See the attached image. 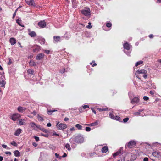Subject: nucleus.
<instances>
[{
  "instance_id": "40",
  "label": "nucleus",
  "mask_w": 161,
  "mask_h": 161,
  "mask_svg": "<svg viewBox=\"0 0 161 161\" xmlns=\"http://www.w3.org/2000/svg\"><path fill=\"white\" fill-rule=\"evenodd\" d=\"M30 125L32 127H34L35 126H36V124L33 122H31L30 123Z\"/></svg>"
},
{
  "instance_id": "64",
  "label": "nucleus",
  "mask_w": 161,
  "mask_h": 161,
  "mask_svg": "<svg viewBox=\"0 0 161 161\" xmlns=\"http://www.w3.org/2000/svg\"><path fill=\"white\" fill-rule=\"evenodd\" d=\"M156 2L157 3H161V0H157Z\"/></svg>"
},
{
  "instance_id": "41",
  "label": "nucleus",
  "mask_w": 161,
  "mask_h": 161,
  "mask_svg": "<svg viewBox=\"0 0 161 161\" xmlns=\"http://www.w3.org/2000/svg\"><path fill=\"white\" fill-rule=\"evenodd\" d=\"M65 71V69L64 68H63L60 70V72L61 73H63Z\"/></svg>"
},
{
  "instance_id": "2",
  "label": "nucleus",
  "mask_w": 161,
  "mask_h": 161,
  "mask_svg": "<svg viewBox=\"0 0 161 161\" xmlns=\"http://www.w3.org/2000/svg\"><path fill=\"white\" fill-rule=\"evenodd\" d=\"M136 142L134 140H131L130 141L125 145V148H132L134 147L136 145Z\"/></svg>"
},
{
  "instance_id": "7",
  "label": "nucleus",
  "mask_w": 161,
  "mask_h": 161,
  "mask_svg": "<svg viewBox=\"0 0 161 161\" xmlns=\"http://www.w3.org/2000/svg\"><path fill=\"white\" fill-rule=\"evenodd\" d=\"M38 26L41 28H43L46 26V23L44 21H41L38 23Z\"/></svg>"
},
{
  "instance_id": "62",
  "label": "nucleus",
  "mask_w": 161,
  "mask_h": 161,
  "mask_svg": "<svg viewBox=\"0 0 161 161\" xmlns=\"http://www.w3.org/2000/svg\"><path fill=\"white\" fill-rule=\"evenodd\" d=\"M70 131H72L75 130L74 127H73L70 129Z\"/></svg>"
},
{
  "instance_id": "26",
  "label": "nucleus",
  "mask_w": 161,
  "mask_h": 161,
  "mask_svg": "<svg viewBox=\"0 0 161 161\" xmlns=\"http://www.w3.org/2000/svg\"><path fill=\"white\" fill-rule=\"evenodd\" d=\"M16 23L18 24V25L24 27V25H22L21 24V20L19 19H18L16 20Z\"/></svg>"
},
{
  "instance_id": "42",
  "label": "nucleus",
  "mask_w": 161,
  "mask_h": 161,
  "mask_svg": "<svg viewBox=\"0 0 161 161\" xmlns=\"http://www.w3.org/2000/svg\"><path fill=\"white\" fill-rule=\"evenodd\" d=\"M18 10V8L16 9V10H15L14 13L13 14V17H12V18L13 19H14L15 16L16 15V12Z\"/></svg>"
},
{
  "instance_id": "52",
  "label": "nucleus",
  "mask_w": 161,
  "mask_h": 161,
  "mask_svg": "<svg viewBox=\"0 0 161 161\" xmlns=\"http://www.w3.org/2000/svg\"><path fill=\"white\" fill-rule=\"evenodd\" d=\"M134 114L136 115H139L140 114V112H136L134 113Z\"/></svg>"
},
{
  "instance_id": "45",
  "label": "nucleus",
  "mask_w": 161,
  "mask_h": 161,
  "mask_svg": "<svg viewBox=\"0 0 161 161\" xmlns=\"http://www.w3.org/2000/svg\"><path fill=\"white\" fill-rule=\"evenodd\" d=\"M92 62L93 63H94V64L93 65H92V63H90V65H92V67H94V66H95L97 65V64L95 63V61H92Z\"/></svg>"
},
{
  "instance_id": "35",
  "label": "nucleus",
  "mask_w": 161,
  "mask_h": 161,
  "mask_svg": "<svg viewBox=\"0 0 161 161\" xmlns=\"http://www.w3.org/2000/svg\"><path fill=\"white\" fill-rule=\"evenodd\" d=\"M25 120L23 119H20L19 120V124L21 125H23L25 124Z\"/></svg>"
},
{
  "instance_id": "53",
  "label": "nucleus",
  "mask_w": 161,
  "mask_h": 161,
  "mask_svg": "<svg viewBox=\"0 0 161 161\" xmlns=\"http://www.w3.org/2000/svg\"><path fill=\"white\" fill-rule=\"evenodd\" d=\"M31 114H33L35 116L36 114V112L35 111H34L33 112H31Z\"/></svg>"
},
{
  "instance_id": "14",
  "label": "nucleus",
  "mask_w": 161,
  "mask_h": 161,
  "mask_svg": "<svg viewBox=\"0 0 161 161\" xmlns=\"http://www.w3.org/2000/svg\"><path fill=\"white\" fill-rule=\"evenodd\" d=\"M99 121L98 120H96L95 122L90 124H86L85 125H88L89 126H93L97 125Z\"/></svg>"
},
{
  "instance_id": "27",
  "label": "nucleus",
  "mask_w": 161,
  "mask_h": 161,
  "mask_svg": "<svg viewBox=\"0 0 161 161\" xmlns=\"http://www.w3.org/2000/svg\"><path fill=\"white\" fill-rule=\"evenodd\" d=\"M27 73L29 74L33 75L34 71L32 69H29L27 71Z\"/></svg>"
},
{
  "instance_id": "30",
  "label": "nucleus",
  "mask_w": 161,
  "mask_h": 161,
  "mask_svg": "<svg viewBox=\"0 0 161 161\" xmlns=\"http://www.w3.org/2000/svg\"><path fill=\"white\" fill-rule=\"evenodd\" d=\"M75 127L78 128V130H81L82 128V126L79 124H77L75 125Z\"/></svg>"
},
{
  "instance_id": "48",
  "label": "nucleus",
  "mask_w": 161,
  "mask_h": 161,
  "mask_svg": "<svg viewBox=\"0 0 161 161\" xmlns=\"http://www.w3.org/2000/svg\"><path fill=\"white\" fill-rule=\"evenodd\" d=\"M86 130L87 131H89L91 130V128L89 127H86Z\"/></svg>"
},
{
  "instance_id": "46",
  "label": "nucleus",
  "mask_w": 161,
  "mask_h": 161,
  "mask_svg": "<svg viewBox=\"0 0 161 161\" xmlns=\"http://www.w3.org/2000/svg\"><path fill=\"white\" fill-rule=\"evenodd\" d=\"M143 99L145 101H147L149 99V98L147 96H144Z\"/></svg>"
},
{
  "instance_id": "56",
  "label": "nucleus",
  "mask_w": 161,
  "mask_h": 161,
  "mask_svg": "<svg viewBox=\"0 0 161 161\" xmlns=\"http://www.w3.org/2000/svg\"><path fill=\"white\" fill-rule=\"evenodd\" d=\"M67 156V154L65 153H64L63 155L62 156L63 158H65Z\"/></svg>"
},
{
  "instance_id": "37",
  "label": "nucleus",
  "mask_w": 161,
  "mask_h": 161,
  "mask_svg": "<svg viewBox=\"0 0 161 161\" xmlns=\"http://www.w3.org/2000/svg\"><path fill=\"white\" fill-rule=\"evenodd\" d=\"M114 119H115V120H118V121H120V118L119 116H115Z\"/></svg>"
},
{
  "instance_id": "12",
  "label": "nucleus",
  "mask_w": 161,
  "mask_h": 161,
  "mask_svg": "<svg viewBox=\"0 0 161 161\" xmlns=\"http://www.w3.org/2000/svg\"><path fill=\"white\" fill-rule=\"evenodd\" d=\"M139 101V99L138 97H134L131 100V103L134 104L135 103H137Z\"/></svg>"
},
{
  "instance_id": "50",
  "label": "nucleus",
  "mask_w": 161,
  "mask_h": 161,
  "mask_svg": "<svg viewBox=\"0 0 161 161\" xmlns=\"http://www.w3.org/2000/svg\"><path fill=\"white\" fill-rule=\"evenodd\" d=\"M5 153L6 154H8L10 155L11 154V153L10 152H8V151L6 152H5Z\"/></svg>"
},
{
  "instance_id": "16",
  "label": "nucleus",
  "mask_w": 161,
  "mask_h": 161,
  "mask_svg": "<svg viewBox=\"0 0 161 161\" xmlns=\"http://www.w3.org/2000/svg\"><path fill=\"white\" fill-rule=\"evenodd\" d=\"M10 42L11 45H14L16 43V40L14 38H11L10 39Z\"/></svg>"
},
{
  "instance_id": "58",
  "label": "nucleus",
  "mask_w": 161,
  "mask_h": 161,
  "mask_svg": "<svg viewBox=\"0 0 161 161\" xmlns=\"http://www.w3.org/2000/svg\"><path fill=\"white\" fill-rule=\"evenodd\" d=\"M32 145L34 146L35 147H36L37 145V144L35 142L33 143H32Z\"/></svg>"
},
{
  "instance_id": "10",
  "label": "nucleus",
  "mask_w": 161,
  "mask_h": 161,
  "mask_svg": "<svg viewBox=\"0 0 161 161\" xmlns=\"http://www.w3.org/2000/svg\"><path fill=\"white\" fill-rule=\"evenodd\" d=\"M44 56L45 55L43 53H40L37 55L36 59L37 60H40L42 59H43Z\"/></svg>"
},
{
  "instance_id": "6",
  "label": "nucleus",
  "mask_w": 161,
  "mask_h": 161,
  "mask_svg": "<svg viewBox=\"0 0 161 161\" xmlns=\"http://www.w3.org/2000/svg\"><path fill=\"white\" fill-rule=\"evenodd\" d=\"M20 117V115L18 113H15L12 114L11 116V119L13 121H16L18 118Z\"/></svg>"
},
{
  "instance_id": "33",
  "label": "nucleus",
  "mask_w": 161,
  "mask_h": 161,
  "mask_svg": "<svg viewBox=\"0 0 161 161\" xmlns=\"http://www.w3.org/2000/svg\"><path fill=\"white\" fill-rule=\"evenodd\" d=\"M109 116L112 119H115V116H114L113 114L112 113H110L109 114Z\"/></svg>"
},
{
  "instance_id": "5",
  "label": "nucleus",
  "mask_w": 161,
  "mask_h": 161,
  "mask_svg": "<svg viewBox=\"0 0 161 161\" xmlns=\"http://www.w3.org/2000/svg\"><path fill=\"white\" fill-rule=\"evenodd\" d=\"M56 125L57 128L59 130H64L66 129L67 127L66 124L63 123L59 124V122L57 123Z\"/></svg>"
},
{
  "instance_id": "55",
  "label": "nucleus",
  "mask_w": 161,
  "mask_h": 161,
  "mask_svg": "<svg viewBox=\"0 0 161 161\" xmlns=\"http://www.w3.org/2000/svg\"><path fill=\"white\" fill-rule=\"evenodd\" d=\"M153 34H150L149 36V37L150 38H153Z\"/></svg>"
},
{
  "instance_id": "31",
  "label": "nucleus",
  "mask_w": 161,
  "mask_h": 161,
  "mask_svg": "<svg viewBox=\"0 0 161 161\" xmlns=\"http://www.w3.org/2000/svg\"><path fill=\"white\" fill-rule=\"evenodd\" d=\"M40 135L46 137H48L49 136V135L47 133L44 134L42 133H40Z\"/></svg>"
},
{
  "instance_id": "38",
  "label": "nucleus",
  "mask_w": 161,
  "mask_h": 161,
  "mask_svg": "<svg viewBox=\"0 0 161 161\" xmlns=\"http://www.w3.org/2000/svg\"><path fill=\"white\" fill-rule=\"evenodd\" d=\"M98 109L100 111H103L108 110V108H98Z\"/></svg>"
},
{
  "instance_id": "63",
  "label": "nucleus",
  "mask_w": 161,
  "mask_h": 161,
  "mask_svg": "<svg viewBox=\"0 0 161 161\" xmlns=\"http://www.w3.org/2000/svg\"><path fill=\"white\" fill-rule=\"evenodd\" d=\"M69 120V119L68 118L66 117L64 119V120L65 121H67Z\"/></svg>"
},
{
  "instance_id": "47",
  "label": "nucleus",
  "mask_w": 161,
  "mask_h": 161,
  "mask_svg": "<svg viewBox=\"0 0 161 161\" xmlns=\"http://www.w3.org/2000/svg\"><path fill=\"white\" fill-rule=\"evenodd\" d=\"M34 139L36 140V141H38L39 140V138L38 137L35 136L34 137Z\"/></svg>"
},
{
  "instance_id": "32",
  "label": "nucleus",
  "mask_w": 161,
  "mask_h": 161,
  "mask_svg": "<svg viewBox=\"0 0 161 161\" xmlns=\"http://www.w3.org/2000/svg\"><path fill=\"white\" fill-rule=\"evenodd\" d=\"M143 63V62L142 61H139L136 62L135 64V66H137L139 65L142 64Z\"/></svg>"
},
{
  "instance_id": "25",
  "label": "nucleus",
  "mask_w": 161,
  "mask_h": 161,
  "mask_svg": "<svg viewBox=\"0 0 161 161\" xmlns=\"http://www.w3.org/2000/svg\"><path fill=\"white\" fill-rule=\"evenodd\" d=\"M37 119L38 120L41 121H43L44 120L43 117L38 114L37 115Z\"/></svg>"
},
{
  "instance_id": "29",
  "label": "nucleus",
  "mask_w": 161,
  "mask_h": 161,
  "mask_svg": "<svg viewBox=\"0 0 161 161\" xmlns=\"http://www.w3.org/2000/svg\"><path fill=\"white\" fill-rule=\"evenodd\" d=\"M1 84L2 85L1 86V87H4L5 85V82H4V80H2V81H0V85Z\"/></svg>"
},
{
  "instance_id": "36",
  "label": "nucleus",
  "mask_w": 161,
  "mask_h": 161,
  "mask_svg": "<svg viewBox=\"0 0 161 161\" xmlns=\"http://www.w3.org/2000/svg\"><path fill=\"white\" fill-rule=\"evenodd\" d=\"M106 26L107 27L110 28L112 26L111 23L109 22H108L106 23Z\"/></svg>"
},
{
  "instance_id": "1",
  "label": "nucleus",
  "mask_w": 161,
  "mask_h": 161,
  "mask_svg": "<svg viewBox=\"0 0 161 161\" xmlns=\"http://www.w3.org/2000/svg\"><path fill=\"white\" fill-rule=\"evenodd\" d=\"M74 141L77 143H81L84 142V138L81 135H78L74 138Z\"/></svg>"
},
{
  "instance_id": "57",
  "label": "nucleus",
  "mask_w": 161,
  "mask_h": 161,
  "mask_svg": "<svg viewBox=\"0 0 161 161\" xmlns=\"http://www.w3.org/2000/svg\"><path fill=\"white\" fill-rule=\"evenodd\" d=\"M92 110V112L95 114H96V113L95 110L93 108H91Z\"/></svg>"
},
{
  "instance_id": "34",
  "label": "nucleus",
  "mask_w": 161,
  "mask_h": 161,
  "mask_svg": "<svg viewBox=\"0 0 161 161\" xmlns=\"http://www.w3.org/2000/svg\"><path fill=\"white\" fill-rule=\"evenodd\" d=\"M10 144L15 147H16L17 145L16 143L14 141H13L12 142L10 143Z\"/></svg>"
},
{
  "instance_id": "22",
  "label": "nucleus",
  "mask_w": 161,
  "mask_h": 161,
  "mask_svg": "<svg viewBox=\"0 0 161 161\" xmlns=\"http://www.w3.org/2000/svg\"><path fill=\"white\" fill-rule=\"evenodd\" d=\"M53 38L55 42H58L60 41L61 38L59 36H54Z\"/></svg>"
},
{
  "instance_id": "20",
  "label": "nucleus",
  "mask_w": 161,
  "mask_h": 161,
  "mask_svg": "<svg viewBox=\"0 0 161 161\" xmlns=\"http://www.w3.org/2000/svg\"><path fill=\"white\" fill-rule=\"evenodd\" d=\"M14 156L17 157H19L20 156V153L17 150H16L14 152Z\"/></svg>"
},
{
  "instance_id": "43",
  "label": "nucleus",
  "mask_w": 161,
  "mask_h": 161,
  "mask_svg": "<svg viewBox=\"0 0 161 161\" xmlns=\"http://www.w3.org/2000/svg\"><path fill=\"white\" fill-rule=\"evenodd\" d=\"M41 130L43 132H45V133H48V130L45 129H42Z\"/></svg>"
},
{
  "instance_id": "19",
  "label": "nucleus",
  "mask_w": 161,
  "mask_h": 161,
  "mask_svg": "<svg viewBox=\"0 0 161 161\" xmlns=\"http://www.w3.org/2000/svg\"><path fill=\"white\" fill-rule=\"evenodd\" d=\"M21 131L22 130L20 128L18 129L14 133V135L16 136H19L21 133Z\"/></svg>"
},
{
  "instance_id": "4",
  "label": "nucleus",
  "mask_w": 161,
  "mask_h": 161,
  "mask_svg": "<svg viewBox=\"0 0 161 161\" xmlns=\"http://www.w3.org/2000/svg\"><path fill=\"white\" fill-rule=\"evenodd\" d=\"M81 13L85 16H89L91 15V11L89 8H87L86 9L81 10Z\"/></svg>"
},
{
  "instance_id": "13",
  "label": "nucleus",
  "mask_w": 161,
  "mask_h": 161,
  "mask_svg": "<svg viewBox=\"0 0 161 161\" xmlns=\"http://www.w3.org/2000/svg\"><path fill=\"white\" fill-rule=\"evenodd\" d=\"M32 47L34 48L33 49V52H39L40 49V46L35 45L33 47Z\"/></svg>"
},
{
  "instance_id": "24",
  "label": "nucleus",
  "mask_w": 161,
  "mask_h": 161,
  "mask_svg": "<svg viewBox=\"0 0 161 161\" xmlns=\"http://www.w3.org/2000/svg\"><path fill=\"white\" fill-rule=\"evenodd\" d=\"M57 111V110L55 109H51V110H47V113L49 115H51L52 114V113Z\"/></svg>"
},
{
  "instance_id": "60",
  "label": "nucleus",
  "mask_w": 161,
  "mask_h": 161,
  "mask_svg": "<svg viewBox=\"0 0 161 161\" xmlns=\"http://www.w3.org/2000/svg\"><path fill=\"white\" fill-rule=\"evenodd\" d=\"M51 126V124L50 123H48L47 124V126L48 127H50Z\"/></svg>"
},
{
  "instance_id": "54",
  "label": "nucleus",
  "mask_w": 161,
  "mask_h": 161,
  "mask_svg": "<svg viewBox=\"0 0 161 161\" xmlns=\"http://www.w3.org/2000/svg\"><path fill=\"white\" fill-rule=\"evenodd\" d=\"M143 161H148V159L147 157H145L143 159Z\"/></svg>"
},
{
  "instance_id": "17",
  "label": "nucleus",
  "mask_w": 161,
  "mask_h": 161,
  "mask_svg": "<svg viewBox=\"0 0 161 161\" xmlns=\"http://www.w3.org/2000/svg\"><path fill=\"white\" fill-rule=\"evenodd\" d=\"M28 34L32 37H35L36 36V32L34 31H29Z\"/></svg>"
},
{
  "instance_id": "18",
  "label": "nucleus",
  "mask_w": 161,
  "mask_h": 161,
  "mask_svg": "<svg viewBox=\"0 0 161 161\" xmlns=\"http://www.w3.org/2000/svg\"><path fill=\"white\" fill-rule=\"evenodd\" d=\"M108 150L107 146H104L102 149L101 151L103 153H106Z\"/></svg>"
},
{
  "instance_id": "11",
  "label": "nucleus",
  "mask_w": 161,
  "mask_h": 161,
  "mask_svg": "<svg viewBox=\"0 0 161 161\" xmlns=\"http://www.w3.org/2000/svg\"><path fill=\"white\" fill-rule=\"evenodd\" d=\"M123 47L124 49L129 50L132 47V46L131 45L126 42L123 44Z\"/></svg>"
},
{
  "instance_id": "61",
  "label": "nucleus",
  "mask_w": 161,
  "mask_h": 161,
  "mask_svg": "<svg viewBox=\"0 0 161 161\" xmlns=\"http://www.w3.org/2000/svg\"><path fill=\"white\" fill-rule=\"evenodd\" d=\"M92 27V26H91L90 25H88L86 26V28H89V29L91 28Z\"/></svg>"
},
{
  "instance_id": "23",
  "label": "nucleus",
  "mask_w": 161,
  "mask_h": 161,
  "mask_svg": "<svg viewBox=\"0 0 161 161\" xmlns=\"http://www.w3.org/2000/svg\"><path fill=\"white\" fill-rule=\"evenodd\" d=\"M121 153V150H120L119 151L116 152L113 154V157L114 158H115L117 156L119 155V154H120Z\"/></svg>"
},
{
  "instance_id": "9",
  "label": "nucleus",
  "mask_w": 161,
  "mask_h": 161,
  "mask_svg": "<svg viewBox=\"0 0 161 161\" xmlns=\"http://www.w3.org/2000/svg\"><path fill=\"white\" fill-rule=\"evenodd\" d=\"M25 1L27 4L33 7L36 6V4L34 0H26Z\"/></svg>"
},
{
  "instance_id": "39",
  "label": "nucleus",
  "mask_w": 161,
  "mask_h": 161,
  "mask_svg": "<svg viewBox=\"0 0 161 161\" xmlns=\"http://www.w3.org/2000/svg\"><path fill=\"white\" fill-rule=\"evenodd\" d=\"M129 119V118L128 117H126V118H125L123 119V122L124 123H125L127 121H128Z\"/></svg>"
},
{
  "instance_id": "15",
  "label": "nucleus",
  "mask_w": 161,
  "mask_h": 161,
  "mask_svg": "<svg viewBox=\"0 0 161 161\" xmlns=\"http://www.w3.org/2000/svg\"><path fill=\"white\" fill-rule=\"evenodd\" d=\"M26 108L21 106H19L17 109V110L20 113H23L24 111Z\"/></svg>"
},
{
  "instance_id": "3",
  "label": "nucleus",
  "mask_w": 161,
  "mask_h": 161,
  "mask_svg": "<svg viewBox=\"0 0 161 161\" xmlns=\"http://www.w3.org/2000/svg\"><path fill=\"white\" fill-rule=\"evenodd\" d=\"M136 72L138 74H143V77L145 79L147 78V71L145 69L138 70Z\"/></svg>"
},
{
  "instance_id": "8",
  "label": "nucleus",
  "mask_w": 161,
  "mask_h": 161,
  "mask_svg": "<svg viewBox=\"0 0 161 161\" xmlns=\"http://www.w3.org/2000/svg\"><path fill=\"white\" fill-rule=\"evenodd\" d=\"M152 155L154 157L159 158L161 157V152L159 151L153 152L152 153Z\"/></svg>"
},
{
  "instance_id": "44",
  "label": "nucleus",
  "mask_w": 161,
  "mask_h": 161,
  "mask_svg": "<svg viewBox=\"0 0 161 161\" xmlns=\"http://www.w3.org/2000/svg\"><path fill=\"white\" fill-rule=\"evenodd\" d=\"M44 51L45 53L47 54H49L50 53V51L49 50H44Z\"/></svg>"
},
{
  "instance_id": "49",
  "label": "nucleus",
  "mask_w": 161,
  "mask_h": 161,
  "mask_svg": "<svg viewBox=\"0 0 161 161\" xmlns=\"http://www.w3.org/2000/svg\"><path fill=\"white\" fill-rule=\"evenodd\" d=\"M89 106L87 105H85L83 106V108L84 109H85L87 108H89Z\"/></svg>"
},
{
  "instance_id": "28",
  "label": "nucleus",
  "mask_w": 161,
  "mask_h": 161,
  "mask_svg": "<svg viewBox=\"0 0 161 161\" xmlns=\"http://www.w3.org/2000/svg\"><path fill=\"white\" fill-rule=\"evenodd\" d=\"M65 147L69 151H70L71 150V148L69 144H66L65 146Z\"/></svg>"
},
{
  "instance_id": "59",
  "label": "nucleus",
  "mask_w": 161,
  "mask_h": 161,
  "mask_svg": "<svg viewBox=\"0 0 161 161\" xmlns=\"http://www.w3.org/2000/svg\"><path fill=\"white\" fill-rule=\"evenodd\" d=\"M2 147H3V148H6V147H7V145H6L3 144V145H2Z\"/></svg>"
},
{
  "instance_id": "21",
  "label": "nucleus",
  "mask_w": 161,
  "mask_h": 161,
  "mask_svg": "<svg viewBox=\"0 0 161 161\" xmlns=\"http://www.w3.org/2000/svg\"><path fill=\"white\" fill-rule=\"evenodd\" d=\"M29 64L30 65L31 67H35L37 65L36 63L34 61H30L29 62Z\"/></svg>"
},
{
  "instance_id": "51",
  "label": "nucleus",
  "mask_w": 161,
  "mask_h": 161,
  "mask_svg": "<svg viewBox=\"0 0 161 161\" xmlns=\"http://www.w3.org/2000/svg\"><path fill=\"white\" fill-rule=\"evenodd\" d=\"M154 91H151L149 92V93L151 95H153L154 94Z\"/></svg>"
}]
</instances>
